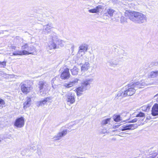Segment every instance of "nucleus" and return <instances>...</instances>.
<instances>
[{
  "mask_svg": "<svg viewBox=\"0 0 158 158\" xmlns=\"http://www.w3.org/2000/svg\"><path fill=\"white\" fill-rule=\"evenodd\" d=\"M154 98L156 99L157 101L158 102V94H156L154 96Z\"/></svg>",
  "mask_w": 158,
  "mask_h": 158,
  "instance_id": "40",
  "label": "nucleus"
},
{
  "mask_svg": "<svg viewBox=\"0 0 158 158\" xmlns=\"http://www.w3.org/2000/svg\"><path fill=\"white\" fill-rule=\"evenodd\" d=\"M127 19L123 16H122L120 18V21L122 23H124L126 22Z\"/></svg>",
  "mask_w": 158,
  "mask_h": 158,
  "instance_id": "32",
  "label": "nucleus"
},
{
  "mask_svg": "<svg viewBox=\"0 0 158 158\" xmlns=\"http://www.w3.org/2000/svg\"><path fill=\"white\" fill-rule=\"evenodd\" d=\"M70 74L69 72V69L66 68L64 69V71L61 74V78L63 79H67L69 78Z\"/></svg>",
  "mask_w": 158,
  "mask_h": 158,
  "instance_id": "13",
  "label": "nucleus"
},
{
  "mask_svg": "<svg viewBox=\"0 0 158 158\" xmlns=\"http://www.w3.org/2000/svg\"><path fill=\"white\" fill-rule=\"evenodd\" d=\"M88 45L85 44H83L81 45L79 47V49H87Z\"/></svg>",
  "mask_w": 158,
  "mask_h": 158,
  "instance_id": "28",
  "label": "nucleus"
},
{
  "mask_svg": "<svg viewBox=\"0 0 158 158\" xmlns=\"http://www.w3.org/2000/svg\"><path fill=\"white\" fill-rule=\"evenodd\" d=\"M93 81V80L92 79H87L84 81L82 85L84 87L86 88L87 89L89 87L91 83Z\"/></svg>",
  "mask_w": 158,
  "mask_h": 158,
  "instance_id": "18",
  "label": "nucleus"
},
{
  "mask_svg": "<svg viewBox=\"0 0 158 158\" xmlns=\"http://www.w3.org/2000/svg\"><path fill=\"white\" fill-rule=\"evenodd\" d=\"M151 107V106L149 105L143 106L141 107V109L143 111L148 112L149 110Z\"/></svg>",
  "mask_w": 158,
  "mask_h": 158,
  "instance_id": "24",
  "label": "nucleus"
},
{
  "mask_svg": "<svg viewBox=\"0 0 158 158\" xmlns=\"http://www.w3.org/2000/svg\"><path fill=\"white\" fill-rule=\"evenodd\" d=\"M129 18L133 22L139 24L146 22L147 19L145 15L137 12H134L131 14Z\"/></svg>",
  "mask_w": 158,
  "mask_h": 158,
  "instance_id": "1",
  "label": "nucleus"
},
{
  "mask_svg": "<svg viewBox=\"0 0 158 158\" xmlns=\"http://www.w3.org/2000/svg\"><path fill=\"white\" fill-rule=\"evenodd\" d=\"M28 48V45L27 44H25L24 45L22 46V49H23L26 48Z\"/></svg>",
  "mask_w": 158,
  "mask_h": 158,
  "instance_id": "36",
  "label": "nucleus"
},
{
  "mask_svg": "<svg viewBox=\"0 0 158 158\" xmlns=\"http://www.w3.org/2000/svg\"><path fill=\"white\" fill-rule=\"evenodd\" d=\"M138 119L137 118H135L134 119H133V120H132L131 121V123H135V122H137V121Z\"/></svg>",
  "mask_w": 158,
  "mask_h": 158,
  "instance_id": "37",
  "label": "nucleus"
},
{
  "mask_svg": "<svg viewBox=\"0 0 158 158\" xmlns=\"http://www.w3.org/2000/svg\"><path fill=\"white\" fill-rule=\"evenodd\" d=\"M102 6L101 5H98L95 8L90 9L89 11L91 13H97L99 12L102 9Z\"/></svg>",
  "mask_w": 158,
  "mask_h": 158,
  "instance_id": "17",
  "label": "nucleus"
},
{
  "mask_svg": "<svg viewBox=\"0 0 158 158\" xmlns=\"http://www.w3.org/2000/svg\"><path fill=\"white\" fill-rule=\"evenodd\" d=\"M66 100L71 104H73L75 102V95L71 93H67L65 96Z\"/></svg>",
  "mask_w": 158,
  "mask_h": 158,
  "instance_id": "8",
  "label": "nucleus"
},
{
  "mask_svg": "<svg viewBox=\"0 0 158 158\" xmlns=\"http://www.w3.org/2000/svg\"><path fill=\"white\" fill-rule=\"evenodd\" d=\"M69 45L71 46V48L72 49H73L75 48V47L74 45L72 44H69Z\"/></svg>",
  "mask_w": 158,
  "mask_h": 158,
  "instance_id": "39",
  "label": "nucleus"
},
{
  "mask_svg": "<svg viewBox=\"0 0 158 158\" xmlns=\"http://www.w3.org/2000/svg\"><path fill=\"white\" fill-rule=\"evenodd\" d=\"M0 107L2 108L5 106V102L2 99H0Z\"/></svg>",
  "mask_w": 158,
  "mask_h": 158,
  "instance_id": "30",
  "label": "nucleus"
},
{
  "mask_svg": "<svg viewBox=\"0 0 158 158\" xmlns=\"http://www.w3.org/2000/svg\"><path fill=\"white\" fill-rule=\"evenodd\" d=\"M79 81L77 78H76L73 80L72 81H70L68 83H65L64 84V86L65 87L69 88L74 86L75 85H77L78 83V81Z\"/></svg>",
  "mask_w": 158,
  "mask_h": 158,
  "instance_id": "14",
  "label": "nucleus"
},
{
  "mask_svg": "<svg viewBox=\"0 0 158 158\" xmlns=\"http://www.w3.org/2000/svg\"><path fill=\"white\" fill-rule=\"evenodd\" d=\"M6 61H3V62L0 61V67L4 68L6 66Z\"/></svg>",
  "mask_w": 158,
  "mask_h": 158,
  "instance_id": "31",
  "label": "nucleus"
},
{
  "mask_svg": "<svg viewBox=\"0 0 158 158\" xmlns=\"http://www.w3.org/2000/svg\"><path fill=\"white\" fill-rule=\"evenodd\" d=\"M152 114L153 116L158 115V104H155L153 106L152 110Z\"/></svg>",
  "mask_w": 158,
  "mask_h": 158,
  "instance_id": "15",
  "label": "nucleus"
},
{
  "mask_svg": "<svg viewBox=\"0 0 158 158\" xmlns=\"http://www.w3.org/2000/svg\"><path fill=\"white\" fill-rule=\"evenodd\" d=\"M126 96V94L125 91H123L122 90H120L118 91L117 93L116 94L115 98L116 99H118L119 97L122 98Z\"/></svg>",
  "mask_w": 158,
  "mask_h": 158,
  "instance_id": "21",
  "label": "nucleus"
},
{
  "mask_svg": "<svg viewBox=\"0 0 158 158\" xmlns=\"http://www.w3.org/2000/svg\"><path fill=\"white\" fill-rule=\"evenodd\" d=\"M52 28L51 24H48L43 26V31L47 32V33L50 32L51 29Z\"/></svg>",
  "mask_w": 158,
  "mask_h": 158,
  "instance_id": "22",
  "label": "nucleus"
},
{
  "mask_svg": "<svg viewBox=\"0 0 158 158\" xmlns=\"http://www.w3.org/2000/svg\"><path fill=\"white\" fill-rule=\"evenodd\" d=\"M128 89L125 91L126 96H131L134 94L136 90V89L132 84L128 85Z\"/></svg>",
  "mask_w": 158,
  "mask_h": 158,
  "instance_id": "5",
  "label": "nucleus"
},
{
  "mask_svg": "<svg viewBox=\"0 0 158 158\" xmlns=\"http://www.w3.org/2000/svg\"><path fill=\"white\" fill-rule=\"evenodd\" d=\"M38 85L40 95H45L46 94V90L48 89V84L44 81H40Z\"/></svg>",
  "mask_w": 158,
  "mask_h": 158,
  "instance_id": "3",
  "label": "nucleus"
},
{
  "mask_svg": "<svg viewBox=\"0 0 158 158\" xmlns=\"http://www.w3.org/2000/svg\"><path fill=\"white\" fill-rule=\"evenodd\" d=\"M20 51H18L15 52L13 53V55L15 56L17 55H28L29 54H32V55L35 54L33 52H31H31H28L26 50H20Z\"/></svg>",
  "mask_w": 158,
  "mask_h": 158,
  "instance_id": "10",
  "label": "nucleus"
},
{
  "mask_svg": "<svg viewBox=\"0 0 158 158\" xmlns=\"http://www.w3.org/2000/svg\"><path fill=\"white\" fill-rule=\"evenodd\" d=\"M12 49H15V47L14 46H13L12 47Z\"/></svg>",
  "mask_w": 158,
  "mask_h": 158,
  "instance_id": "41",
  "label": "nucleus"
},
{
  "mask_svg": "<svg viewBox=\"0 0 158 158\" xmlns=\"http://www.w3.org/2000/svg\"><path fill=\"white\" fill-rule=\"evenodd\" d=\"M21 88L22 91L25 94L28 93L31 88V85L26 82L21 83Z\"/></svg>",
  "mask_w": 158,
  "mask_h": 158,
  "instance_id": "4",
  "label": "nucleus"
},
{
  "mask_svg": "<svg viewBox=\"0 0 158 158\" xmlns=\"http://www.w3.org/2000/svg\"><path fill=\"white\" fill-rule=\"evenodd\" d=\"M87 88L85 87H84L82 85L81 86L77 88L76 89L77 95L78 96H81V93L84 91Z\"/></svg>",
  "mask_w": 158,
  "mask_h": 158,
  "instance_id": "20",
  "label": "nucleus"
},
{
  "mask_svg": "<svg viewBox=\"0 0 158 158\" xmlns=\"http://www.w3.org/2000/svg\"><path fill=\"white\" fill-rule=\"evenodd\" d=\"M90 68V64L89 62L87 61L83 64L81 66V71L82 72H85L87 71Z\"/></svg>",
  "mask_w": 158,
  "mask_h": 158,
  "instance_id": "19",
  "label": "nucleus"
},
{
  "mask_svg": "<svg viewBox=\"0 0 158 158\" xmlns=\"http://www.w3.org/2000/svg\"><path fill=\"white\" fill-rule=\"evenodd\" d=\"M24 124V118L23 117H21L17 118L14 123V125L17 127L21 128Z\"/></svg>",
  "mask_w": 158,
  "mask_h": 158,
  "instance_id": "7",
  "label": "nucleus"
},
{
  "mask_svg": "<svg viewBox=\"0 0 158 158\" xmlns=\"http://www.w3.org/2000/svg\"><path fill=\"white\" fill-rule=\"evenodd\" d=\"M51 99L49 97H47L45 98L44 100L40 102H36V105L38 107L40 106L44 105L46 103L49 102L50 100Z\"/></svg>",
  "mask_w": 158,
  "mask_h": 158,
  "instance_id": "12",
  "label": "nucleus"
},
{
  "mask_svg": "<svg viewBox=\"0 0 158 158\" xmlns=\"http://www.w3.org/2000/svg\"><path fill=\"white\" fill-rule=\"evenodd\" d=\"M137 126L136 124H126L123 125L120 127V130L122 131L127 130H133L136 128Z\"/></svg>",
  "mask_w": 158,
  "mask_h": 158,
  "instance_id": "6",
  "label": "nucleus"
},
{
  "mask_svg": "<svg viewBox=\"0 0 158 158\" xmlns=\"http://www.w3.org/2000/svg\"><path fill=\"white\" fill-rule=\"evenodd\" d=\"M158 76V71H152L148 75V77L151 78H155Z\"/></svg>",
  "mask_w": 158,
  "mask_h": 158,
  "instance_id": "23",
  "label": "nucleus"
},
{
  "mask_svg": "<svg viewBox=\"0 0 158 158\" xmlns=\"http://www.w3.org/2000/svg\"><path fill=\"white\" fill-rule=\"evenodd\" d=\"M119 62L118 61L115 62H111L110 63L111 64L112 66H115L118 65V64Z\"/></svg>",
  "mask_w": 158,
  "mask_h": 158,
  "instance_id": "35",
  "label": "nucleus"
},
{
  "mask_svg": "<svg viewBox=\"0 0 158 158\" xmlns=\"http://www.w3.org/2000/svg\"><path fill=\"white\" fill-rule=\"evenodd\" d=\"M114 120L117 122H119L122 120L121 118L119 115H115L113 117Z\"/></svg>",
  "mask_w": 158,
  "mask_h": 158,
  "instance_id": "27",
  "label": "nucleus"
},
{
  "mask_svg": "<svg viewBox=\"0 0 158 158\" xmlns=\"http://www.w3.org/2000/svg\"><path fill=\"white\" fill-rule=\"evenodd\" d=\"M144 116V114L143 112H140L139 114H137L136 117H143Z\"/></svg>",
  "mask_w": 158,
  "mask_h": 158,
  "instance_id": "33",
  "label": "nucleus"
},
{
  "mask_svg": "<svg viewBox=\"0 0 158 158\" xmlns=\"http://www.w3.org/2000/svg\"><path fill=\"white\" fill-rule=\"evenodd\" d=\"M56 80V78H54L51 81V84H52V87L54 89H55V85H54V82Z\"/></svg>",
  "mask_w": 158,
  "mask_h": 158,
  "instance_id": "34",
  "label": "nucleus"
},
{
  "mask_svg": "<svg viewBox=\"0 0 158 158\" xmlns=\"http://www.w3.org/2000/svg\"><path fill=\"white\" fill-rule=\"evenodd\" d=\"M114 11L115 10L112 9H109L107 10L108 14L110 17L113 16V14Z\"/></svg>",
  "mask_w": 158,
  "mask_h": 158,
  "instance_id": "29",
  "label": "nucleus"
},
{
  "mask_svg": "<svg viewBox=\"0 0 158 158\" xmlns=\"http://www.w3.org/2000/svg\"><path fill=\"white\" fill-rule=\"evenodd\" d=\"M67 133V130L66 129L59 132L53 138L54 140L56 141L60 140L62 137L65 135Z\"/></svg>",
  "mask_w": 158,
  "mask_h": 158,
  "instance_id": "9",
  "label": "nucleus"
},
{
  "mask_svg": "<svg viewBox=\"0 0 158 158\" xmlns=\"http://www.w3.org/2000/svg\"><path fill=\"white\" fill-rule=\"evenodd\" d=\"M82 50H79V51H78V54H77V56H79V54L80 53H81V55L82 56V55H83V52H82L81 51Z\"/></svg>",
  "mask_w": 158,
  "mask_h": 158,
  "instance_id": "38",
  "label": "nucleus"
},
{
  "mask_svg": "<svg viewBox=\"0 0 158 158\" xmlns=\"http://www.w3.org/2000/svg\"><path fill=\"white\" fill-rule=\"evenodd\" d=\"M110 118H108L106 119L103 120L101 122L102 125H106L107 124H109L110 122Z\"/></svg>",
  "mask_w": 158,
  "mask_h": 158,
  "instance_id": "26",
  "label": "nucleus"
},
{
  "mask_svg": "<svg viewBox=\"0 0 158 158\" xmlns=\"http://www.w3.org/2000/svg\"><path fill=\"white\" fill-rule=\"evenodd\" d=\"M132 84L136 89L138 88H142L145 86L148 85V84L145 83L144 81H141L140 82H138L134 83Z\"/></svg>",
  "mask_w": 158,
  "mask_h": 158,
  "instance_id": "11",
  "label": "nucleus"
},
{
  "mask_svg": "<svg viewBox=\"0 0 158 158\" xmlns=\"http://www.w3.org/2000/svg\"><path fill=\"white\" fill-rule=\"evenodd\" d=\"M72 74L73 75H77L79 71V69L76 67H74L71 70Z\"/></svg>",
  "mask_w": 158,
  "mask_h": 158,
  "instance_id": "25",
  "label": "nucleus"
},
{
  "mask_svg": "<svg viewBox=\"0 0 158 158\" xmlns=\"http://www.w3.org/2000/svg\"><path fill=\"white\" fill-rule=\"evenodd\" d=\"M112 131H114V130H112Z\"/></svg>",
  "mask_w": 158,
  "mask_h": 158,
  "instance_id": "42",
  "label": "nucleus"
},
{
  "mask_svg": "<svg viewBox=\"0 0 158 158\" xmlns=\"http://www.w3.org/2000/svg\"><path fill=\"white\" fill-rule=\"evenodd\" d=\"M50 37L52 39V41H50L48 43V48L50 49H52L56 48H59L55 43L54 41H56V43L60 47L64 46V41L59 39L56 35V33L53 32L50 35Z\"/></svg>",
  "mask_w": 158,
  "mask_h": 158,
  "instance_id": "2",
  "label": "nucleus"
},
{
  "mask_svg": "<svg viewBox=\"0 0 158 158\" xmlns=\"http://www.w3.org/2000/svg\"><path fill=\"white\" fill-rule=\"evenodd\" d=\"M31 98L27 97L26 98V101L24 103L23 108L24 109H26L31 105Z\"/></svg>",
  "mask_w": 158,
  "mask_h": 158,
  "instance_id": "16",
  "label": "nucleus"
}]
</instances>
